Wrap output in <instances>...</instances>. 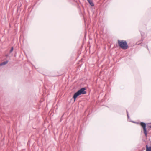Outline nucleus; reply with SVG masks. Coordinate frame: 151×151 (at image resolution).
<instances>
[{
	"instance_id": "obj_3",
	"label": "nucleus",
	"mask_w": 151,
	"mask_h": 151,
	"mask_svg": "<svg viewBox=\"0 0 151 151\" xmlns=\"http://www.w3.org/2000/svg\"><path fill=\"white\" fill-rule=\"evenodd\" d=\"M128 47V45L126 41L123 40V49H126Z\"/></svg>"
},
{
	"instance_id": "obj_10",
	"label": "nucleus",
	"mask_w": 151,
	"mask_h": 151,
	"mask_svg": "<svg viewBox=\"0 0 151 151\" xmlns=\"http://www.w3.org/2000/svg\"><path fill=\"white\" fill-rule=\"evenodd\" d=\"M13 47H11V49L10 50V53H11L13 51Z\"/></svg>"
},
{
	"instance_id": "obj_11",
	"label": "nucleus",
	"mask_w": 151,
	"mask_h": 151,
	"mask_svg": "<svg viewBox=\"0 0 151 151\" xmlns=\"http://www.w3.org/2000/svg\"><path fill=\"white\" fill-rule=\"evenodd\" d=\"M126 111H127V118H128V119L129 120V116L128 113L127 111V110Z\"/></svg>"
},
{
	"instance_id": "obj_1",
	"label": "nucleus",
	"mask_w": 151,
	"mask_h": 151,
	"mask_svg": "<svg viewBox=\"0 0 151 151\" xmlns=\"http://www.w3.org/2000/svg\"><path fill=\"white\" fill-rule=\"evenodd\" d=\"M86 88H83L79 90L78 91L80 95L81 94H85L87 93L86 91H85Z\"/></svg>"
},
{
	"instance_id": "obj_5",
	"label": "nucleus",
	"mask_w": 151,
	"mask_h": 151,
	"mask_svg": "<svg viewBox=\"0 0 151 151\" xmlns=\"http://www.w3.org/2000/svg\"><path fill=\"white\" fill-rule=\"evenodd\" d=\"M140 125L143 129L146 128V124L145 123L141 122L140 123Z\"/></svg>"
},
{
	"instance_id": "obj_8",
	"label": "nucleus",
	"mask_w": 151,
	"mask_h": 151,
	"mask_svg": "<svg viewBox=\"0 0 151 151\" xmlns=\"http://www.w3.org/2000/svg\"><path fill=\"white\" fill-rule=\"evenodd\" d=\"M89 3L90 4V5L92 6H94V4L92 1L91 0H87Z\"/></svg>"
},
{
	"instance_id": "obj_14",
	"label": "nucleus",
	"mask_w": 151,
	"mask_h": 151,
	"mask_svg": "<svg viewBox=\"0 0 151 151\" xmlns=\"http://www.w3.org/2000/svg\"><path fill=\"white\" fill-rule=\"evenodd\" d=\"M147 48L148 49V47H147Z\"/></svg>"
},
{
	"instance_id": "obj_12",
	"label": "nucleus",
	"mask_w": 151,
	"mask_h": 151,
	"mask_svg": "<svg viewBox=\"0 0 151 151\" xmlns=\"http://www.w3.org/2000/svg\"><path fill=\"white\" fill-rule=\"evenodd\" d=\"M21 6V4H20V5L19 6H18V7H17V10H18L20 8V7Z\"/></svg>"
},
{
	"instance_id": "obj_4",
	"label": "nucleus",
	"mask_w": 151,
	"mask_h": 151,
	"mask_svg": "<svg viewBox=\"0 0 151 151\" xmlns=\"http://www.w3.org/2000/svg\"><path fill=\"white\" fill-rule=\"evenodd\" d=\"M118 45L120 46L123 49V40H121L120 41V40H118Z\"/></svg>"
},
{
	"instance_id": "obj_13",
	"label": "nucleus",
	"mask_w": 151,
	"mask_h": 151,
	"mask_svg": "<svg viewBox=\"0 0 151 151\" xmlns=\"http://www.w3.org/2000/svg\"><path fill=\"white\" fill-rule=\"evenodd\" d=\"M149 127L150 128H151V125H150L149 126Z\"/></svg>"
},
{
	"instance_id": "obj_7",
	"label": "nucleus",
	"mask_w": 151,
	"mask_h": 151,
	"mask_svg": "<svg viewBox=\"0 0 151 151\" xmlns=\"http://www.w3.org/2000/svg\"><path fill=\"white\" fill-rule=\"evenodd\" d=\"M143 129L144 134L145 137H147V132L146 128Z\"/></svg>"
},
{
	"instance_id": "obj_6",
	"label": "nucleus",
	"mask_w": 151,
	"mask_h": 151,
	"mask_svg": "<svg viewBox=\"0 0 151 151\" xmlns=\"http://www.w3.org/2000/svg\"><path fill=\"white\" fill-rule=\"evenodd\" d=\"M146 151H151V146H148L147 145H146Z\"/></svg>"
},
{
	"instance_id": "obj_9",
	"label": "nucleus",
	"mask_w": 151,
	"mask_h": 151,
	"mask_svg": "<svg viewBox=\"0 0 151 151\" xmlns=\"http://www.w3.org/2000/svg\"><path fill=\"white\" fill-rule=\"evenodd\" d=\"M8 62V61H6L4 62H3L1 63H0V66H2L6 64Z\"/></svg>"
},
{
	"instance_id": "obj_2",
	"label": "nucleus",
	"mask_w": 151,
	"mask_h": 151,
	"mask_svg": "<svg viewBox=\"0 0 151 151\" xmlns=\"http://www.w3.org/2000/svg\"><path fill=\"white\" fill-rule=\"evenodd\" d=\"M79 95H80L78 91L77 92L74 93L73 96V98L74 99V101H75L76 98Z\"/></svg>"
}]
</instances>
